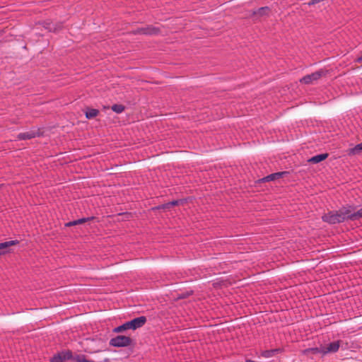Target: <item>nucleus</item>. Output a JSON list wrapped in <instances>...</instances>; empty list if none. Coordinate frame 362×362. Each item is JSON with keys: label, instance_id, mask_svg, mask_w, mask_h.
I'll return each instance as SVG.
<instances>
[{"label": "nucleus", "instance_id": "1", "mask_svg": "<svg viewBox=\"0 0 362 362\" xmlns=\"http://www.w3.org/2000/svg\"><path fill=\"white\" fill-rule=\"evenodd\" d=\"M322 219L329 224L340 223L346 220H349V208L330 211L322 216Z\"/></svg>", "mask_w": 362, "mask_h": 362}, {"label": "nucleus", "instance_id": "2", "mask_svg": "<svg viewBox=\"0 0 362 362\" xmlns=\"http://www.w3.org/2000/svg\"><path fill=\"white\" fill-rule=\"evenodd\" d=\"M132 339L129 337L118 335L110 341V344L114 347H126L131 344Z\"/></svg>", "mask_w": 362, "mask_h": 362}, {"label": "nucleus", "instance_id": "3", "mask_svg": "<svg viewBox=\"0 0 362 362\" xmlns=\"http://www.w3.org/2000/svg\"><path fill=\"white\" fill-rule=\"evenodd\" d=\"M340 341H336L329 343L327 346H321L320 348H316L315 350L318 353L325 355L329 353H336L337 351H338Z\"/></svg>", "mask_w": 362, "mask_h": 362}, {"label": "nucleus", "instance_id": "4", "mask_svg": "<svg viewBox=\"0 0 362 362\" xmlns=\"http://www.w3.org/2000/svg\"><path fill=\"white\" fill-rule=\"evenodd\" d=\"M146 322V317L145 316H140L130 321H127V325L129 329L135 330L138 328L143 327Z\"/></svg>", "mask_w": 362, "mask_h": 362}, {"label": "nucleus", "instance_id": "5", "mask_svg": "<svg viewBox=\"0 0 362 362\" xmlns=\"http://www.w3.org/2000/svg\"><path fill=\"white\" fill-rule=\"evenodd\" d=\"M322 75V71H318L311 74L305 76L300 79V82L308 84L314 81L318 80Z\"/></svg>", "mask_w": 362, "mask_h": 362}, {"label": "nucleus", "instance_id": "6", "mask_svg": "<svg viewBox=\"0 0 362 362\" xmlns=\"http://www.w3.org/2000/svg\"><path fill=\"white\" fill-rule=\"evenodd\" d=\"M158 32V29L152 26L141 28L134 31V34L153 35Z\"/></svg>", "mask_w": 362, "mask_h": 362}, {"label": "nucleus", "instance_id": "7", "mask_svg": "<svg viewBox=\"0 0 362 362\" xmlns=\"http://www.w3.org/2000/svg\"><path fill=\"white\" fill-rule=\"evenodd\" d=\"M18 240H9L0 243V256L8 252V248L11 246L18 244Z\"/></svg>", "mask_w": 362, "mask_h": 362}, {"label": "nucleus", "instance_id": "8", "mask_svg": "<svg viewBox=\"0 0 362 362\" xmlns=\"http://www.w3.org/2000/svg\"><path fill=\"white\" fill-rule=\"evenodd\" d=\"M288 173L286 171L272 173V174H270V175L263 177L262 180L264 182H269V181L276 180L283 177L285 175H287Z\"/></svg>", "mask_w": 362, "mask_h": 362}, {"label": "nucleus", "instance_id": "9", "mask_svg": "<svg viewBox=\"0 0 362 362\" xmlns=\"http://www.w3.org/2000/svg\"><path fill=\"white\" fill-rule=\"evenodd\" d=\"M37 133L34 131H30V132H23V133H20L18 136H17V139L18 140H27V139H33V138H35V136H36Z\"/></svg>", "mask_w": 362, "mask_h": 362}, {"label": "nucleus", "instance_id": "10", "mask_svg": "<svg viewBox=\"0 0 362 362\" xmlns=\"http://www.w3.org/2000/svg\"><path fill=\"white\" fill-rule=\"evenodd\" d=\"M327 156H328L327 153L318 154V155H316V156L310 158L308 160V161L312 163H318L324 160L325 159H326L327 158Z\"/></svg>", "mask_w": 362, "mask_h": 362}, {"label": "nucleus", "instance_id": "11", "mask_svg": "<svg viewBox=\"0 0 362 362\" xmlns=\"http://www.w3.org/2000/svg\"><path fill=\"white\" fill-rule=\"evenodd\" d=\"M269 11H270V9L268 6L261 7V8H259L258 9L252 12V14L254 16H267V15H268Z\"/></svg>", "mask_w": 362, "mask_h": 362}, {"label": "nucleus", "instance_id": "12", "mask_svg": "<svg viewBox=\"0 0 362 362\" xmlns=\"http://www.w3.org/2000/svg\"><path fill=\"white\" fill-rule=\"evenodd\" d=\"M360 218H362V207L355 213H351L349 209V220L355 221Z\"/></svg>", "mask_w": 362, "mask_h": 362}, {"label": "nucleus", "instance_id": "13", "mask_svg": "<svg viewBox=\"0 0 362 362\" xmlns=\"http://www.w3.org/2000/svg\"><path fill=\"white\" fill-rule=\"evenodd\" d=\"M279 351V349H278L266 350L262 352L261 356L264 358H268L272 357L276 353Z\"/></svg>", "mask_w": 362, "mask_h": 362}, {"label": "nucleus", "instance_id": "14", "mask_svg": "<svg viewBox=\"0 0 362 362\" xmlns=\"http://www.w3.org/2000/svg\"><path fill=\"white\" fill-rule=\"evenodd\" d=\"M99 113V111L96 109H88L86 112V117L88 119H92L95 117Z\"/></svg>", "mask_w": 362, "mask_h": 362}, {"label": "nucleus", "instance_id": "15", "mask_svg": "<svg viewBox=\"0 0 362 362\" xmlns=\"http://www.w3.org/2000/svg\"><path fill=\"white\" fill-rule=\"evenodd\" d=\"M93 217H90V218H80V219H78V220H76V221H71V222H69L66 224V226H75V225H77V224H79V223H85L86 221H88V220H90V219H93Z\"/></svg>", "mask_w": 362, "mask_h": 362}, {"label": "nucleus", "instance_id": "16", "mask_svg": "<svg viewBox=\"0 0 362 362\" xmlns=\"http://www.w3.org/2000/svg\"><path fill=\"white\" fill-rule=\"evenodd\" d=\"M73 361L75 362H93L90 360H88L83 354H78L74 356Z\"/></svg>", "mask_w": 362, "mask_h": 362}, {"label": "nucleus", "instance_id": "17", "mask_svg": "<svg viewBox=\"0 0 362 362\" xmlns=\"http://www.w3.org/2000/svg\"><path fill=\"white\" fill-rule=\"evenodd\" d=\"M60 354L64 360L66 361V360H69V359H72L73 360V355H72V353L71 351H62L60 352Z\"/></svg>", "mask_w": 362, "mask_h": 362}, {"label": "nucleus", "instance_id": "18", "mask_svg": "<svg viewBox=\"0 0 362 362\" xmlns=\"http://www.w3.org/2000/svg\"><path fill=\"white\" fill-rule=\"evenodd\" d=\"M127 329H129V327H128L127 323L126 322L124 324H122V325H119V326L114 328L113 332L118 333V332H123L124 330H127Z\"/></svg>", "mask_w": 362, "mask_h": 362}, {"label": "nucleus", "instance_id": "19", "mask_svg": "<svg viewBox=\"0 0 362 362\" xmlns=\"http://www.w3.org/2000/svg\"><path fill=\"white\" fill-rule=\"evenodd\" d=\"M112 110L116 113H122L124 110V107L122 105H113Z\"/></svg>", "mask_w": 362, "mask_h": 362}, {"label": "nucleus", "instance_id": "20", "mask_svg": "<svg viewBox=\"0 0 362 362\" xmlns=\"http://www.w3.org/2000/svg\"><path fill=\"white\" fill-rule=\"evenodd\" d=\"M361 151H362V142L361 144H357L356 146H355V147L351 148V152L353 154H356V153H358L359 152H361Z\"/></svg>", "mask_w": 362, "mask_h": 362}, {"label": "nucleus", "instance_id": "21", "mask_svg": "<svg viewBox=\"0 0 362 362\" xmlns=\"http://www.w3.org/2000/svg\"><path fill=\"white\" fill-rule=\"evenodd\" d=\"M50 362H64L60 353L55 354L51 359Z\"/></svg>", "mask_w": 362, "mask_h": 362}, {"label": "nucleus", "instance_id": "22", "mask_svg": "<svg viewBox=\"0 0 362 362\" xmlns=\"http://www.w3.org/2000/svg\"><path fill=\"white\" fill-rule=\"evenodd\" d=\"M178 202H179L177 200L170 202H169V203H168L166 204L163 205L162 208L165 209V208H168V207H169L170 206H175V205H177L178 204Z\"/></svg>", "mask_w": 362, "mask_h": 362}, {"label": "nucleus", "instance_id": "23", "mask_svg": "<svg viewBox=\"0 0 362 362\" xmlns=\"http://www.w3.org/2000/svg\"><path fill=\"white\" fill-rule=\"evenodd\" d=\"M322 1V0H311L309 3H308V5H314V4H316L319 2Z\"/></svg>", "mask_w": 362, "mask_h": 362}, {"label": "nucleus", "instance_id": "24", "mask_svg": "<svg viewBox=\"0 0 362 362\" xmlns=\"http://www.w3.org/2000/svg\"><path fill=\"white\" fill-rule=\"evenodd\" d=\"M356 62L361 63L362 64V54L360 57L356 58Z\"/></svg>", "mask_w": 362, "mask_h": 362}]
</instances>
